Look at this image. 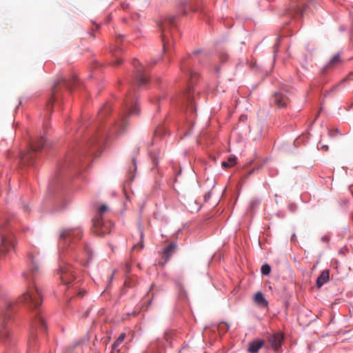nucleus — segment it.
I'll use <instances>...</instances> for the list:
<instances>
[{"label":"nucleus","mask_w":353,"mask_h":353,"mask_svg":"<svg viewBox=\"0 0 353 353\" xmlns=\"http://www.w3.org/2000/svg\"><path fill=\"white\" fill-rule=\"evenodd\" d=\"M143 248V244H137L134 245L131 250V252H134L135 250H141Z\"/></svg>","instance_id":"obj_31"},{"label":"nucleus","mask_w":353,"mask_h":353,"mask_svg":"<svg viewBox=\"0 0 353 353\" xmlns=\"http://www.w3.org/2000/svg\"><path fill=\"white\" fill-rule=\"evenodd\" d=\"M11 244H0V257L5 256L11 250Z\"/></svg>","instance_id":"obj_24"},{"label":"nucleus","mask_w":353,"mask_h":353,"mask_svg":"<svg viewBox=\"0 0 353 353\" xmlns=\"http://www.w3.org/2000/svg\"><path fill=\"white\" fill-rule=\"evenodd\" d=\"M254 303L260 307H267L268 305V301L261 292L255 293L253 297Z\"/></svg>","instance_id":"obj_16"},{"label":"nucleus","mask_w":353,"mask_h":353,"mask_svg":"<svg viewBox=\"0 0 353 353\" xmlns=\"http://www.w3.org/2000/svg\"><path fill=\"white\" fill-rule=\"evenodd\" d=\"M110 111V107L108 105H105L101 110L100 114L103 116Z\"/></svg>","instance_id":"obj_30"},{"label":"nucleus","mask_w":353,"mask_h":353,"mask_svg":"<svg viewBox=\"0 0 353 353\" xmlns=\"http://www.w3.org/2000/svg\"><path fill=\"white\" fill-rule=\"evenodd\" d=\"M58 274L61 282L65 285L70 283L74 279L73 271L71 267L68 265L60 266Z\"/></svg>","instance_id":"obj_13"},{"label":"nucleus","mask_w":353,"mask_h":353,"mask_svg":"<svg viewBox=\"0 0 353 353\" xmlns=\"http://www.w3.org/2000/svg\"><path fill=\"white\" fill-rule=\"evenodd\" d=\"M322 241H330V238H329V236H326V235H325V236H323L322 237Z\"/></svg>","instance_id":"obj_34"},{"label":"nucleus","mask_w":353,"mask_h":353,"mask_svg":"<svg viewBox=\"0 0 353 353\" xmlns=\"http://www.w3.org/2000/svg\"><path fill=\"white\" fill-rule=\"evenodd\" d=\"M46 140L43 137L30 144V148L21 156V161L23 164L30 165L33 163L36 152L40 151L45 145Z\"/></svg>","instance_id":"obj_6"},{"label":"nucleus","mask_w":353,"mask_h":353,"mask_svg":"<svg viewBox=\"0 0 353 353\" xmlns=\"http://www.w3.org/2000/svg\"><path fill=\"white\" fill-rule=\"evenodd\" d=\"M30 259L31 261L30 273H24L23 276L26 279H30L33 281L36 275L39 272L40 259L37 255L31 254Z\"/></svg>","instance_id":"obj_12"},{"label":"nucleus","mask_w":353,"mask_h":353,"mask_svg":"<svg viewBox=\"0 0 353 353\" xmlns=\"http://www.w3.org/2000/svg\"><path fill=\"white\" fill-rule=\"evenodd\" d=\"M125 112L121 117V119L119 121H117L112 126V129L110 131V134H120L124 131L125 127L127 125L126 117L130 115L138 114L139 112V108L134 101V99L131 95V93H129L127 99L125 102Z\"/></svg>","instance_id":"obj_2"},{"label":"nucleus","mask_w":353,"mask_h":353,"mask_svg":"<svg viewBox=\"0 0 353 353\" xmlns=\"http://www.w3.org/2000/svg\"><path fill=\"white\" fill-rule=\"evenodd\" d=\"M13 306V303L11 301L5 300L4 309L1 310L2 322L0 323V338L6 339L9 336V330L6 321L11 319Z\"/></svg>","instance_id":"obj_7"},{"label":"nucleus","mask_w":353,"mask_h":353,"mask_svg":"<svg viewBox=\"0 0 353 353\" xmlns=\"http://www.w3.org/2000/svg\"><path fill=\"white\" fill-rule=\"evenodd\" d=\"M108 210V207L105 204L101 205L99 208V215L96 218H102V215Z\"/></svg>","instance_id":"obj_27"},{"label":"nucleus","mask_w":353,"mask_h":353,"mask_svg":"<svg viewBox=\"0 0 353 353\" xmlns=\"http://www.w3.org/2000/svg\"><path fill=\"white\" fill-rule=\"evenodd\" d=\"M119 42L120 41H119V39H117L116 43H117V45H119Z\"/></svg>","instance_id":"obj_40"},{"label":"nucleus","mask_w":353,"mask_h":353,"mask_svg":"<svg viewBox=\"0 0 353 353\" xmlns=\"http://www.w3.org/2000/svg\"><path fill=\"white\" fill-rule=\"evenodd\" d=\"M75 81V77H73L71 81H68L63 77H59L56 80L52 88L51 96L48 101L47 108L52 109L53 103L58 99L61 90V85H63L66 88L70 90L72 84H74Z\"/></svg>","instance_id":"obj_5"},{"label":"nucleus","mask_w":353,"mask_h":353,"mask_svg":"<svg viewBox=\"0 0 353 353\" xmlns=\"http://www.w3.org/2000/svg\"><path fill=\"white\" fill-rule=\"evenodd\" d=\"M121 63V60L119 59H117V62L115 63L116 65H119Z\"/></svg>","instance_id":"obj_36"},{"label":"nucleus","mask_w":353,"mask_h":353,"mask_svg":"<svg viewBox=\"0 0 353 353\" xmlns=\"http://www.w3.org/2000/svg\"><path fill=\"white\" fill-rule=\"evenodd\" d=\"M13 241L12 234H1V243H12Z\"/></svg>","instance_id":"obj_28"},{"label":"nucleus","mask_w":353,"mask_h":353,"mask_svg":"<svg viewBox=\"0 0 353 353\" xmlns=\"http://www.w3.org/2000/svg\"><path fill=\"white\" fill-rule=\"evenodd\" d=\"M330 279L329 270H323L320 276L316 279V287L321 288L325 283H326Z\"/></svg>","instance_id":"obj_18"},{"label":"nucleus","mask_w":353,"mask_h":353,"mask_svg":"<svg viewBox=\"0 0 353 353\" xmlns=\"http://www.w3.org/2000/svg\"><path fill=\"white\" fill-rule=\"evenodd\" d=\"M153 287H154V285L152 284V285H151L150 290H152V289L153 288Z\"/></svg>","instance_id":"obj_42"},{"label":"nucleus","mask_w":353,"mask_h":353,"mask_svg":"<svg viewBox=\"0 0 353 353\" xmlns=\"http://www.w3.org/2000/svg\"><path fill=\"white\" fill-rule=\"evenodd\" d=\"M37 327H39L41 329L43 330H45L47 327L43 318L39 313L36 314L35 319L34 321V323H32V329H34Z\"/></svg>","instance_id":"obj_19"},{"label":"nucleus","mask_w":353,"mask_h":353,"mask_svg":"<svg viewBox=\"0 0 353 353\" xmlns=\"http://www.w3.org/2000/svg\"><path fill=\"white\" fill-rule=\"evenodd\" d=\"M287 101V97L281 93H276L274 95V102L278 108L285 107Z\"/></svg>","instance_id":"obj_17"},{"label":"nucleus","mask_w":353,"mask_h":353,"mask_svg":"<svg viewBox=\"0 0 353 353\" xmlns=\"http://www.w3.org/2000/svg\"><path fill=\"white\" fill-rule=\"evenodd\" d=\"M93 225L92 231L93 233L99 236H103L110 232V227L111 223H104L102 218H94L92 220Z\"/></svg>","instance_id":"obj_10"},{"label":"nucleus","mask_w":353,"mask_h":353,"mask_svg":"<svg viewBox=\"0 0 353 353\" xmlns=\"http://www.w3.org/2000/svg\"><path fill=\"white\" fill-rule=\"evenodd\" d=\"M125 338V334L121 333L117 339V340L114 342L112 345V348L113 350H117L118 346L123 341Z\"/></svg>","instance_id":"obj_25"},{"label":"nucleus","mask_w":353,"mask_h":353,"mask_svg":"<svg viewBox=\"0 0 353 353\" xmlns=\"http://www.w3.org/2000/svg\"><path fill=\"white\" fill-rule=\"evenodd\" d=\"M224 57H225V59H227V54H225V55H224Z\"/></svg>","instance_id":"obj_43"},{"label":"nucleus","mask_w":353,"mask_h":353,"mask_svg":"<svg viewBox=\"0 0 353 353\" xmlns=\"http://www.w3.org/2000/svg\"><path fill=\"white\" fill-rule=\"evenodd\" d=\"M160 130H161V129H157L155 131L154 134H155L156 137L159 136Z\"/></svg>","instance_id":"obj_35"},{"label":"nucleus","mask_w":353,"mask_h":353,"mask_svg":"<svg viewBox=\"0 0 353 353\" xmlns=\"http://www.w3.org/2000/svg\"><path fill=\"white\" fill-rule=\"evenodd\" d=\"M174 250V245L170 244L168 247L165 248L162 253V261L159 262V264L163 266L170 259V256Z\"/></svg>","instance_id":"obj_15"},{"label":"nucleus","mask_w":353,"mask_h":353,"mask_svg":"<svg viewBox=\"0 0 353 353\" xmlns=\"http://www.w3.org/2000/svg\"><path fill=\"white\" fill-rule=\"evenodd\" d=\"M3 296V290H2V288L0 286V297Z\"/></svg>","instance_id":"obj_38"},{"label":"nucleus","mask_w":353,"mask_h":353,"mask_svg":"<svg viewBox=\"0 0 353 353\" xmlns=\"http://www.w3.org/2000/svg\"><path fill=\"white\" fill-rule=\"evenodd\" d=\"M200 51L194 52V54L191 57H188L184 59L180 65L181 70L187 74L189 75L190 79V83L188 85V90L184 94V97H185L186 100L188 103H192V86L194 83V80L198 78V74L196 72H194L192 69V65L193 63L196 61L200 62V57H197V54L200 53Z\"/></svg>","instance_id":"obj_1"},{"label":"nucleus","mask_w":353,"mask_h":353,"mask_svg":"<svg viewBox=\"0 0 353 353\" xmlns=\"http://www.w3.org/2000/svg\"><path fill=\"white\" fill-rule=\"evenodd\" d=\"M22 300L30 308L37 309L42 303L41 293L34 284L29 285Z\"/></svg>","instance_id":"obj_4"},{"label":"nucleus","mask_w":353,"mask_h":353,"mask_svg":"<svg viewBox=\"0 0 353 353\" xmlns=\"http://www.w3.org/2000/svg\"><path fill=\"white\" fill-rule=\"evenodd\" d=\"M341 63V58L339 54L334 55L330 59L327 67H334Z\"/></svg>","instance_id":"obj_23"},{"label":"nucleus","mask_w":353,"mask_h":353,"mask_svg":"<svg viewBox=\"0 0 353 353\" xmlns=\"http://www.w3.org/2000/svg\"><path fill=\"white\" fill-rule=\"evenodd\" d=\"M221 59L222 61H223V56L221 57Z\"/></svg>","instance_id":"obj_41"},{"label":"nucleus","mask_w":353,"mask_h":353,"mask_svg":"<svg viewBox=\"0 0 353 353\" xmlns=\"http://www.w3.org/2000/svg\"><path fill=\"white\" fill-rule=\"evenodd\" d=\"M236 164V157H230L227 161H224L221 163V165L223 168H230Z\"/></svg>","instance_id":"obj_22"},{"label":"nucleus","mask_w":353,"mask_h":353,"mask_svg":"<svg viewBox=\"0 0 353 353\" xmlns=\"http://www.w3.org/2000/svg\"><path fill=\"white\" fill-rule=\"evenodd\" d=\"M283 341V335L281 332L270 334L268 337V343L271 347L278 352L281 347Z\"/></svg>","instance_id":"obj_14"},{"label":"nucleus","mask_w":353,"mask_h":353,"mask_svg":"<svg viewBox=\"0 0 353 353\" xmlns=\"http://www.w3.org/2000/svg\"><path fill=\"white\" fill-rule=\"evenodd\" d=\"M271 268L268 264H265L261 267V272L264 275H268L270 273Z\"/></svg>","instance_id":"obj_29"},{"label":"nucleus","mask_w":353,"mask_h":353,"mask_svg":"<svg viewBox=\"0 0 353 353\" xmlns=\"http://www.w3.org/2000/svg\"><path fill=\"white\" fill-rule=\"evenodd\" d=\"M133 65L135 68L136 78L139 85L141 86L147 84L149 81V79L144 73V66L136 59L133 61Z\"/></svg>","instance_id":"obj_11"},{"label":"nucleus","mask_w":353,"mask_h":353,"mask_svg":"<svg viewBox=\"0 0 353 353\" xmlns=\"http://www.w3.org/2000/svg\"><path fill=\"white\" fill-rule=\"evenodd\" d=\"M322 147H323V148H324L325 150H328V146H327V145H323Z\"/></svg>","instance_id":"obj_39"},{"label":"nucleus","mask_w":353,"mask_h":353,"mask_svg":"<svg viewBox=\"0 0 353 353\" xmlns=\"http://www.w3.org/2000/svg\"><path fill=\"white\" fill-rule=\"evenodd\" d=\"M85 293L86 292L84 290H81L79 291L77 296L82 298L85 294Z\"/></svg>","instance_id":"obj_33"},{"label":"nucleus","mask_w":353,"mask_h":353,"mask_svg":"<svg viewBox=\"0 0 353 353\" xmlns=\"http://www.w3.org/2000/svg\"><path fill=\"white\" fill-rule=\"evenodd\" d=\"M263 342L262 341H256L250 343L248 350L250 353H257L259 349L262 347Z\"/></svg>","instance_id":"obj_21"},{"label":"nucleus","mask_w":353,"mask_h":353,"mask_svg":"<svg viewBox=\"0 0 353 353\" xmlns=\"http://www.w3.org/2000/svg\"><path fill=\"white\" fill-rule=\"evenodd\" d=\"M83 236L80 228H67L61 230L59 235L60 241H78Z\"/></svg>","instance_id":"obj_9"},{"label":"nucleus","mask_w":353,"mask_h":353,"mask_svg":"<svg viewBox=\"0 0 353 353\" xmlns=\"http://www.w3.org/2000/svg\"><path fill=\"white\" fill-rule=\"evenodd\" d=\"M159 26L161 30L163 52L167 53L173 46V43L170 41V37L173 36L172 30L174 27V17L172 16L165 17L161 21Z\"/></svg>","instance_id":"obj_3"},{"label":"nucleus","mask_w":353,"mask_h":353,"mask_svg":"<svg viewBox=\"0 0 353 353\" xmlns=\"http://www.w3.org/2000/svg\"><path fill=\"white\" fill-rule=\"evenodd\" d=\"M36 339L37 334L34 330H32L29 336L28 345V353L33 351L36 347Z\"/></svg>","instance_id":"obj_20"},{"label":"nucleus","mask_w":353,"mask_h":353,"mask_svg":"<svg viewBox=\"0 0 353 353\" xmlns=\"http://www.w3.org/2000/svg\"><path fill=\"white\" fill-rule=\"evenodd\" d=\"M132 163H133V165L129 169V171H128L130 173H132V172H135L137 170V165H136V161H135L134 159H132Z\"/></svg>","instance_id":"obj_32"},{"label":"nucleus","mask_w":353,"mask_h":353,"mask_svg":"<svg viewBox=\"0 0 353 353\" xmlns=\"http://www.w3.org/2000/svg\"><path fill=\"white\" fill-rule=\"evenodd\" d=\"M295 237H296L295 234H293L292 236V239H291V241H296Z\"/></svg>","instance_id":"obj_37"},{"label":"nucleus","mask_w":353,"mask_h":353,"mask_svg":"<svg viewBox=\"0 0 353 353\" xmlns=\"http://www.w3.org/2000/svg\"><path fill=\"white\" fill-rule=\"evenodd\" d=\"M229 328V325L225 322H221L217 326V329L220 334L227 332Z\"/></svg>","instance_id":"obj_26"},{"label":"nucleus","mask_w":353,"mask_h":353,"mask_svg":"<svg viewBox=\"0 0 353 353\" xmlns=\"http://www.w3.org/2000/svg\"><path fill=\"white\" fill-rule=\"evenodd\" d=\"M290 3L286 9V12L291 16L296 14L303 15L313 0H289Z\"/></svg>","instance_id":"obj_8"}]
</instances>
